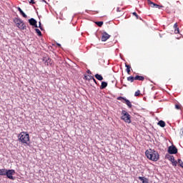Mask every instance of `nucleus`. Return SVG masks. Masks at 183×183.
Returning a JSON list of instances; mask_svg holds the SVG:
<instances>
[{
  "label": "nucleus",
  "mask_w": 183,
  "mask_h": 183,
  "mask_svg": "<svg viewBox=\"0 0 183 183\" xmlns=\"http://www.w3.org/2000/svg\"><path fill=\"white\" fill-rule=\"evenodd\" d=\"M145 155L148 159H150V161L157 162L159 159V154H158V152L152 149L147 150L145 152Z\"/></svg>",
  "instance_id": "obj_1"
},
{
  "label": "nucleus",
  "mask_w": 183,
  "mask_h": 183,
  "mask_svg": "<svg viewBox=\"0 0 183 183\" xmlns=\"http://www.w3.org/2000/svg\"><path fill=\"white\" fill-rule=\"evenodd\" d=\"M19 141L21 142V144H24V145L29 146L30 139H29V134L22 132H21L18 136Z\"/></svg>",
  "instance_id": "obj_2"
},
{
  "label": "nucleus",
  "mask_w": 183,
  "mask_h": 183,
  "mask_svg": "<svg viewBox=\"0 0 183 183\" xmlns=\"http://www.w3.org/2000/svg\"><path fill=\"white\" fill-rule=\"evenodd\" d=\"M121 119L124 121L127 124H131V114H129L128 112L122 110Z\"/></svg>",
  "instance_id": "obj_3"
},
{
  "label": "nucleus",
  "mask_w": 183,
  "mask_h": 183,
  "mask_svg": "<svg viewBox=\"0 0 183 183\" xmlns=\"http://www.w3.org/2000/svg\"><path fill=\"white\" fill-rule=\"evenodd\" d=\"M14 22L16 24L17 28L20 29L21 31H24V29H26V25H25V23L21 19L14 18Z\"/></svg>",
  "instance_id": "obj_4"
},
{
  "label": "nucleus",
  "mask_w": 183,
  "mask_h": 183,
  "mask_svg": "<svg viewBox=\"0 0 183 183\" xmlns=\"http://www.w3.org/2000/svg\"><path fill=\"white\" fill-rule=\"evenodd\" d=\"M15 171L14 169H6V176L9 179H12L13 181L15 180Z\"/></svg>",
  "instance_id": "obj_5"
},
{
  "label": "nucleus",
  "mask_w": 183,
  "mask_h": 183,
  "mask_svg": "<svg viewBox=\"0 0 183 183\" xmlns=\"http://www.w3.org/2000/svg\"><path fill=\"white\" fill-rule=\"evenodd\" d=\"M117 99H118V101H121L122 102H123V104H126V105H127L128 108H132V104L127 98L122 97H117Z\"/></svg>",
  "instance_id": "obj_6"
},
{
  "label": "nucleus",
  "mask_w": 183,
  "mask_h": 183,
  "mask_svg": "<svg viewBox=\"0 0 183 183\" xmlns=\"http://www.w3.org/2000/svg\"><path fill=\"white\" fill-rule=\"evenodd\" d=\"M167 152L170 154H178V149L177 147L172 145L168 147Z\"/></svg>",
  "instance_id": "obj_7"
},
{
  "label": "nucleus",
  "mask_w": 183,
  "mask_h": 183,
  "mask_svg": "<svg viewBox=\"0 0 183 183\" xmlns=\"http://www.w3.org/2000/svg\"><path fill=\"white\" fill-rule=\"evenodd\" d=\"M147 4L152 8H158L159 9H161L162 8H164V6H159L157 4H155V3L152 2V1H151V0H148L147 1Z\"/></svg>",
  "instance_id": "obj_8"
},
{
  "label": "nucleus",
  "mask_w": 183,
  "mask_h": 183,
  "mask_svg": "<svg viewBox=\"0 0 183 183\" xmlns=\"http://www.w3.org/2000/svg\"><path fill=\"white\" fill-rule=\"evenodd\" d=\"M109 38H111V35L108 34V33H107L106 31H104L102 34V42H105V41H108V39H109Z\"/></svg>",
  "instance_id": "obj_9"
},
{
  "label": "nucleus",
  "mask_w": 183,
  "mask_h": 183,
  "mask_svg": "<svg viewBox=\"0 0 183 183\" xmlns=\"http://www.w3.org/2000/svg\"><path fill=\"white\" fill-rule=\"evenodd\" d=\"M167 159H169V161L172 162V165H174V167H177V164H178V162H177V160H175V157H174V156H171L169 154L167 155Z\"/></svg>",
  "instance_id": "obj_10"
},
{
  "label": "nucleus",
  "mask_w": 183,
  "mask_h": 183,
  "mask_svg": "<svg viewBox=\"0 0 183 183\" xmlns=\"http://www.w3.org/2000/svg\"><path fill=\"white\" fill-rule=\"evenodd\" d=\"M29 23L30 24V25H31V26H34L35 28H38V24L36 20H35V19L31 18L30 19H29Z\"/></svg>",
  "instance_id": "obj_11"
},
{
  "label": "nucleus",
  "mask_w": 183,
  "mask_h": 183,
  "mask_svg": "<svg viewBox=\"0 0 183 183\" xmlns=\"http://www.w3.org/2000/svg\"><path fill=\"white\" fill-rule=\"evenodd\" d=\"M43 61L44 62L45 65H52L53 61L52 59L47 58V57H44L43 58Z\"/></svg>",
  "instance_id": "obj_12"
},
{
  "label": "nucleus",
  "mask_w": 183,
  "mask_h": 183,
  "mask_svg": "<svg viewBox=\"0 0 183 183\" xmlns=\"http://www.w3.org/2000/svg\"><path fill=\"white\" fill-rule=\"evenodd\" d=\"M139 179L142 181V183H149V180L147 177H139Z\"/></svg>",
  "instance_id": "obj_13"
},
{
  "label": "nucleus",
  "mask_w": 183,
  "mask_h": 183,
  "mask_svg": "<svg viewBox=\"0 0 183 183\" xmlns=\"http://www.w3.org/2000/svg\"><path fill=\"white\" fill-rule=\"evenodd\" d=\"M134 79L135 81H144L145 79V77H144L143 76H134Z\"/></svg>",
  "instance_id": "obj_14"
},
{
  "label": "nucleus",
  "mask_w": 183,
  "mask_h": 183,
  "mask_svg": "<svg viewBox=\"0 0 183 183\" xmlns=\"http://www.w3.org/2000/svg\"><path fill=\"white\" fill-rule=\"evenodd\" d=\"M107 86H108V83H107L106 81H102L100 86V89H105Z\"/></svg>",
  "instance_id": "obj_15"
},
{
  "label": "nucleus",
  "mask_w": 183,
  "mask_h": 183,
  "mask_svg": "<svg viewBox=\"0 0 183 183\" xmlns=\"http://www.w3.org/2000/svg\"><path fill=\"white\" fill-rule=\"evenodd\" d=\"M174 34H179V28H178V24L175 23L174 25Z\"/></svg>",
  "instance_id": "obj_16"
},
{
  "label": "nucleus",
  "mask_w": 183,
  "mask_h": 183,
  "mask_svg": "<svg viewBox=\"0 0 183 183\" xmlns=\"http://www.w3.org/2000/svg\"><path fill=\"white\" fill-rule=\"evenodd\" d=\"M125 66L127 68V72L129 75L131 74V66L128 65V64H125Z\"/></svg>",
  "instance_id": "obj_17"
},
{
  "label": "nucleus",
  "mask_w": 183,
  "mask_h": 183,
  "mask_svg": "<svg viewBox=\"0 0 183 183\" xmlns=\"http://www.w3.org/2000/svg\"><path fill=\"white\" fill-rule=\"evenodd\" d=\"M6 174V169H0V176H5Z\"/></svg>",
  "instance_id": "obj_18"
},
{
  "label": "nucleus",
  "mask_w": 183,
  "mask_h": 183,
  "mask_svg": "<svg viewBox=\"0 0 183 183\" xmlns=\"http://www.w3.org/2000/svg\"><path fill=\"white\" fill-rule=\"evenodd\" d=\"M95 78H96V79H98V81H102V79H104V77H102L99 74H95Z\"/></svg>",
  "instance_id": "obj_19"
},
{
  "label": "nucleus",
  "mask_w": 183,
  "mask_h": 183,
  "mask_svg": "<svg viewBox=\"0 0 183 183\" xmlns=\"http://www.w3.org/2000/svg\"><path fill=\"white\" fill-rule=\"evenodd\" d=\"M158 125H159V127H161L162 128H164V127H165V122H164L162 120H160L158 122Z\"/></svg>",
  "instance_id": "obj_20"
},
{
  "label": "nucleus",
  "mask_w": 183,
  "mask_h": 183,
  "mask_svg": "<svg viewBox=\"0 0 183 183\" xmlns=\"http://www.w3.org/2000/svg\"><path fill=\"white\" fill-rule=\"evenodd\" d=\"M127 81H129V82H134V81H135V76H129L127 77Z\"/></svg>",
  "instance_id": "obj_21"
},
{
  "label": "nucleus",
  "mask_w": 183,
  "mask_h": 183,
  "mask_svg": "<svg viewBox=\"0 0 183 183\" xmlns=\"http://www.w3.org/2000/svg\"><path fill=\"white\" fill-rule=\"evenodd\" d=\"M35 31L39 36H42V32H41V30H39V29H35Z\"/></svg>",
  "instance_id": "obj_22"
},
{
  "label": "nucleus",
  "mask_w": 183,
  "mask_h": 183,
  "mask_svg": "<svg viewBox=\"0 0 183 183\" xmlns=\"http://www.w3.org/2000/svg\"><path fill=\"white\" fill-rule=\"evenodd\" d=\"M95 24L97 26H102V25H104V21H97Z\"/></svg>",
  "instance_id": "obj_23"
},
{
  "label": "nucleus",
  "mask_w": 183,
  "mask_h": 183,
  "mask_svg": "<svg viewBox=\"0 0 183 183\" xmlns=\"http://www.w3.org/2000/svg\"><path fill=\"white\" fill-rule=\"evenodd\" d=\"M140 94H141V91L138 90L134 93V97H139Z\"/></svg>",
  "instance_id": "obj_24"
},
{
  "label": "nucleus",
  "mask_w": 183,
  "mask_h": 183,
  "mask_svg": "<svg viewBox=\"0 0 183 183\" xmlns=\"http://www.w3.org/2000/svg\"><path fill=\"white\" fill-rule=\"evenodd\" d=\"M91 76H89V75L84 76V78H85V79H86V81H91V79H90Z\"/></svg>",
  "instance_id": "obj_25"
},
{
  "label": "nucleus",
  "mask_w": 183,
  "mask_h": 183,
  "mask_svg": "<svg viewBox=\"0 0 183 183\" xmlns=\"http://www.w3.org/2000/svg\"><path fill=\"white\" fill-rule=\"evenodd\" d=\"M178 162L182 168H183V162L180 159H178Z\"/></svg>",
  "instance_id": "obj_26"
},
{
  "label": "nucleus",
  "mask_w": 183,
  "mask_h": 183,
  "mask_svg": "<svg viewBox=\"0 0 183 183\" xmlns=\"http://www.w3.org/2000/svg\"><path fill=\"white\" fill-rule=\"evenodd\" d=\"M21 15H22L23 18H28V16L26 15V14L23 11H21Z\"/></svg>",
  "instance_id": "obj_27"
},
{
  "label": "nucleus",
  "mask_w": 183,
  "mask_h": 183,
  "mask_svg": "<svg viewBox=\"0 0 183 183\" xmlns=\"http://www.w3.org/2000/svg\"><path fill=\"white\" fill-rule=\"evenodd\" d=\"M132 15H134V16H136L137 19H139V16H138V14H137V12H133Z\"/></svg>",
  "instance_id": "obj_28"
},
{
  "label": "nucleus",
  "mask_w": 183,
  "mask_h": 183,
  "mask_svg": "<svg viewBox=\"0 0 183 183\" xmlns=\"http://www.w3.org/2000/svg\"><path fill=\"white\" fill-rule=\"evenodd\" d=\"M175 108L176 109H181V106H179V104H175Z\"/></svg>",
  "instance_id": "obj_29"
},
{
  "label": "nucleus",
  "mask_w": 183,
  "mask_h": 183,
  "mask_svg": "<svg viewBox=\"0 0 183 183\" xmlns=\"http://www.w3.org/2000/svg\"><path fill=\"white\" fill-rule=\"evenodd\" d=\"M90 79H92L94 81V82H95V84H97V80L95 79V78H94V76H91Z\"/></svg>",
  "instance_id": "obj_30"
},
{
  "label": "nucleus",
  "mask_w": 183,
  "mask_h": 183,
  "mask_svg": "<svg viewBox=\"0 0 183 183\" xmlns=\"http://www.w3.org/2000/svg\"><path fill=\"white\" fill-rule=\"evenodd\" d=\"M29 4H32V5L35 4V1L34 0H30Z\"/></svg>",
  "instance_id": "obj_31"
},
{
  "label": "nucleus",
  "mask_w": 183,
  "mask_h": 183,
  "mask_svg": "<svg viewBox=\"0 0 183 183\" xmlns=\"http://www.w3.org/2000/svg\"><path fill=\"white\" fill-rule=\"evenodd\" d=\"M19 12H20V14L23 11L22 9H21V7H18L17 8Z\"/></svg>",
  "instance_id": "obj_32"
},
{
  "label": "nucleus",
  "mask_w": 183,
  "mask_h": 183,
  "mask_svg": "<svg viewBox=\"0 0 183 183\" xmlns=\"http://www.w3.org/2000/svg\"><path fill=\"white\" fill-rule=\"evenodd\" d=\"M39 28L42 30V26H41V21L39 22Z\"/></svg>",
  "instance_id": "obj_33"
},
{
  "label": "nucleus",
  "mask_w": 183,
  "mask_h": 183,
  "mask_svg": "<svg viewBox=\"0 0 183 183\" xmlns=\"http://www.w3.org/2000/svg\"><path fill=\"white\" fill-rule=\"evenodd\" d=\"M117 12H121V10L119 9V7L117 8Z\"/></svg>",
  "instance_id": "obj_34"
},
{
  "label": "nucleus",
  "mask_w": 183,
  "mask_h": 183,
  "mask_svg": "<svg viewBox=\"0 0 183 183\" xmlns=\"http://www.w3.org/2000/svg\"><path fill=\"white\" fill-rule=\"evenodd\" d=\"M57 46H61V44H57Z\"/></svg>",
  "instance_id": "obj_35"
},
{
  "label": "nucleus",
  "mask_w": 183,
  "mask_h": 183,
  "mask_svg": "<svg viewBox=\"0 0 183 183\" xmlns=\"http://www.w3.org/2000/svg\"><path fill=\"white\" fill-rule=\"evenodd\" d=\"M88 74H91V71H88Z\"/></svg>",
  "instance_id": "obj_36"
}]
</instances>
